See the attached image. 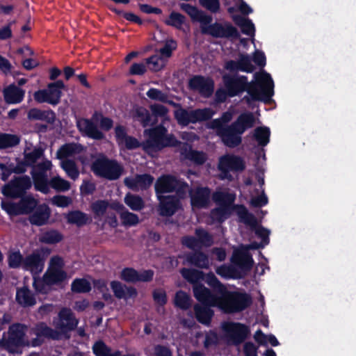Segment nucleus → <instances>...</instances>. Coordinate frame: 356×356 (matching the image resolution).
Wrapping results in <instances>:
<instances>
[{"mask_svg":"<svg viewBox=\"0 0 356 356\" xmlns=\"http://www.w3.org/2000/svg\"><path fill=\"white\" fill-rule=\"evenodd\" d=\"M236 212L239 218V220L249 225L255 234L261 239V243L265 245L270 242V231L261 225H259L256 217L252 213H250L248 209L243 204H237L234 206Z\"/></svg>","mask_w":356,"mask_h":356,"instance_id":"obj_9","label":"nucleus"},{"mask_svg":"<svg viewBox=\"0 0 356 356\" xmlns=\"http://www.w3.org/2000/svg\"><path fill=\"white\" fill-rule=\"evenodd\" d=\"M120 218L122 224L125 226H134L139 222L138 215L127 210L120 213Z\"/></svg>","mask_w":356,"mask_h":356,"instance_id":"obj_58","label":"nucleus"},{"mask_svg":"<svg viewBox=\"0 0 356 356\" xmlns=\"http://www.w3.org/2000/svg\"><path fill=\"white\" fill-rule=\"evenodd\" d=\"M186 17L179 13L172 11L168 19H165V24L168 26L175 27L177 29H181L183 24L185 23Z\"/></svg>","mask_w":356,"mask_h":356,"instance_id":"obj_50","label":"nucleus"},{"mask_svg":"<svg viewBox=\"0 0 356 356\" xmlns=\"http://www.w3.org/2000/svg\"><path fill=\"white\" fill-rule=\"evenodd\" d=\"M124 203L133 211H140L145 207V202L143 198L130 193L124 197Z\"/></svg>","mask_w":356,"mask_h":356,"instance_id":"obj_44","label":"nucleus"},{"mask_svg":"<svg viewBox=\"0 0 356 356\" xmlns=\"http://www.w3.org/2000/svg\"><path fill=\"white\" fill-rule=\"evenodd\" d=\"M213 200L220 207L229 209L235 200V195L223 191H217L213 194Z\"/></svg>","mask_w":356,"mask_h":356,"instance_id":"obj_36","label":"nucleus"},{"mask_svg":"<svg viewBox=\"0 0 356 356\" xmlns=\"http://www.w3.org/2000/svg\"><path fill=\"white\" fill-rule=\"evenodd\" d=\"M223 328L236 345L243 343L250 334L248 326L241 323H228Z\"/></svg>","mask_w":356,"mask_h":356,"instance_id":"obj_19","label":"nucleus"},{"mask_svg":"<svg viewBox=\"0 0 356 356\" xmlns=\"http://www.w3.org/2000/svg\"><path fill=\"white\" fill-rule=\"evenodd\" d=\"M181 154L185 159L193 161L197 165H202L207 161L205 153L193 149L191 146L185 143L181 149Z\"/></svg>","mask_w":356,"mask_h":356,"instance_id":"obj_32","label":"nucleus"},{"mask_svg":"<svg viewBox=\"0 0 356 356\" xmlns=\"http://www.w3.org/2000/svg\"><path fill=\"white\" fill-rule=\"evenodd\" d=\"M44 154V150L41 147H35L31 152H24V159L29 167H33L36 161Z\"/></svg>","mask_w":356,"mask_h":356,"instance_id":"obj_52","label":"nucleus"},{"mask_svg":"<svg viewBox=\"0 0 356 356\" xmlns=\"http://www.w3.org/2000/svg\"><path fill=\"white\" fill-rule=\"evenodd\" d=\"M33 185L35 191H40L44 194L49 193V181L48 180L47 175H42L41 174L38 175H31Z\"/></svg>","mask_w":356,"mask_h":356,"instance_id":"obj_43","label":"nucleus"},{"mask_svg":"<svg viewBox=\"0 0 356 356\" xmlns=\"http://www.w3.org/2000/svg\"><path fill=\"white\" fill-rule=\"evenodd\" d=\"M19 142L20 139L17 135L6 133L0 134V149L13 147L17 145Z\"/></svg>","mask_w":356,"mask_h":356,"instance_id":"obj_47","label":"nucleus"},{"mask_svg":"<svg viewBox=\"0 0 356 356\" xmlns=\"http://www.w3.org/2000/svg\"><path fill=\"white\" fill-rule=\"evenodd\" d=\"M270 131L267 127H259L254 129V138L260 146L264 147L270 141Z\"/></svg>","mask_w":356,"mask_h":356,"instance_id":"obj_45","label":"nucleus"},{"mask_svg":"<svg viewBox=\"0 0 356 356\" xmlns=\"http://www.w3.org/2000/svg\"><path fill=\"white\" fill-rule=\"evenodd\" d=\"M159 200L158 212L161 216H172L181 207L179 197L174 195L156 196Z\"/></svg>","mask_w":356,"mask_h":356,"instance_id":"obj_16","label":"nucleus"},{"mask_svg":"<svg viewBox=\"0 0 356 356\" xmlns=\"http://www.w3.org/2000/svg\"><path fill=\"white\" fill-rule=\"evenodd\" d=\"M24 260L25 257H23L19 250L9 251L8 253V264L10 268H23Z\"/></svg>","mask_w":356,"mask_h":356,"instance_id":"obj_42","label":"nucleus"},{"mask_svg":"<svg viewBox=\"0 0 356 356\" xmlns=\"http://www.w3.org/2000/svg\"><path fill=\"white\" fill-rule=\"evenodd\" d=\"M252 299L250 294L226 289L220 295L218 307L226 314L239 313L250 307Z\"/></svg>","mask_w":356,"mask_h":356,"instance_id":"obj_4","label":"nucleus"},{"mask_svg":"<svg viewBox=\"0 0 356 356\" xmlns=\"http://www.w3.org/2000/svg\"><path fill=\"white\" fill-rule=\"evenodd\" d=\"M254 81H248L245 75H224V86L229 97L240 95L247 92L243 100L250 106L252 102L260 101L267 104L274 95V82L270 74L263 70L254 74Z\"/></svg>","mask_w":356,"mask_h":356,"instance_id":"obj_1","label":"nucleus"},{"mask_svg":"<svg viewBox=\"0 0 356 356\" xmlns=\"http://www.w3.org/2000/svg\"><path fill=\"white\" fill-rule=\"evenodd\" d=\"M218 168L223 172L229 171L241 172L245 170V164L241 157L227 154L220 158Z\"/></svg>","mask_w":356,"mask_h":356,"instance_id":"obj_20","label":"nucleus"},{"mask_svg":"<svg viewBox=\"0 0 356 356\" xmlns=\"http://www.w3.org/2000/svg\"><path fill=\"white\" fill-rule=\"evenodd\" d=\"M211 306L195 304L193 307L196 320L202 325H210L214 312Z\"/></svg>","mask_w":356,"mask_h":356,"instance_id":"obj_30","label":"nucleus"},{"mask_svg":"<svg viewBox=\"0 0 356 356\" xmlns=\"http://www.w3.org/2000/svg\"><path fill=\"white\" fill-rule=\"evenodd\" d=\"M91 289V284L86 278H75L71 284V291L75 293H87Z\"/></svg>","mask_w":356,"mask_h":356,"instance_id":"obj_41","label":"nucleus"},{"mask_svg":"<svg viewBox=\"0 0 356 356\" xmlns=\"http://www.w3.org/2000/svg\"><path fill=\"white\" fill-rule=\"evenodd\" d=\"M193 252L184 254V264L200 269H209L210 267V259L207 254L200 250H193Z\"/></svg>","mask_w":356,"mask_h":356,"instance_id":"obj_22","label":"nucleus"},{"mask_svg":"<svg viewBox=\"0 0 356 356\" xmlns=\"http://www.w3.org/2000/svg\"><path fill=\"white\" fill-rule=\"evenodd\" d=\"M104 117L102 112L95 111L91 120L83 118L76 123L78 129L90 138L101 140L105 138L104 134L99 129L94 122H100V119Z\"/></svg>","mask_w":356,"mask_h":356,"instance_id":"obj_12","label":"nucleus"},{"mask_svg":"<svg viewBox=\"0 0 356 356\" xmlns=\"http://www.w3.org/2000/svg\"><path fill=\"white\" fill-rule=\"evenodd\" d=\"M229 209L219 207L211 211V217L213 221L222 223L229 217Z\"/></svg>","mask_w":356,"mask_h":356,"instance_id":"obj_56","label":"nucleus"},{"mask_svg":"<svg viewBox=\"0 0 356 356\" xmlns=\"http://www.w3.org/2000/svg\"><path fill=\"white\" fill-rule=\"evenodd\" d=\"M24 332L19 323L13 325L8 331V337L6 345L8 348H17L24 344Z\"/></svg>","mask_w":356,"mask_h":356,"instance_id":"obj_26","label":"nucleus"},{"mask_svg":"<svg viewBox=\"0 0 356 356\" xmlns=\"http://www.w3.org/2000/svg\"><path fill=\"white\" fill-rule=\"evenodd\" d=\"M232 123L243 134L247 129L253 127L255 123V118L251 112L243 113Z\"/></svg>","mask_w":356,"mask_h":356,"instance_id":"obj_33","label":"nucleus"},{"mask_svg":"<svg viewBox=\"0 0 356 356\" xmlns=\"http://www.w3.org/2000/svg\"><path fill=\"white\" fill-rule=\"evenodd\" d=\"M31 186L32 181L29 176L15 177L2 187L1 193L6 197L17 199L26 195Z\"/></svg>","mask_w":356,"mask_h":356,"instance_id":"obj_10","label":"nucleus"},{"mask_svg":"<svg viewBox=\"0 0 356 356\" xmlns=\"http://www.w3.org/2000/svg\"><path fill=\"white\" fill-rule=\"evenodd\" d=\"M49 185L58 192H65L70 188V183L59 176L52 177L49 180Z\"/></svg>","mask_w":356,"mask_h":356,"instance_id":"obj_51","label":"nucleus"},{"mask_svg":"<svg viewBox=\"0 0 356 356\" xmlns=\"http://www.w3.org/2000/svg\"><path fill=\"white\" fill-rule=\"evenodd\" d=\"M19 198L20 200L18 202L2 201L1 209L9 216H17L31 214L38 204V201L32 195H25Z\"/></svg>","mask_w":356,"mask_h":356,"instance_id":"obj_7","label":"nucleus"},{"mask_svg":"<svg viewBox=\"0 0 356 356\" xmlns=\"http://www.w3.org/2000/svg\"><path fill=\"white\" fill-rule=\"evenodd\" d=\"M124 287L126 288V286L119 281L115 280L111 282V288L114 296L118 299L127 298Z\"/></svg>","mask_w":356,"mask_h":356,"instance_id":"obj_64","label":"nucleus"},{"mask_svg":"<svg viewBox=\"0 0 356 356\" xmlns=\"http://www.w3.org/2000/svg\"><path fill=\"white\" fill-rule=\"evenodd\" d=\"M138 191H146L153 184L154 178L150 174L145 173L142 175H136Z\"/></svg>","mask_w":356,"mask_h":356,"instance_id":"obj_54","label":"nucleus"},{"mask_svg":"<svg viewBox=\"0 0 356 356\" xmlns=\"http://www.w3.org/2000/svg\"><path fill=\"white\" fill-rule=\"evenodd\" d=\"M238 266L233 264V266H227L225 264L218 266L216 273L225 278H239L241 277L240 271L236 268Z\"/></svg>","mask_w":356,"mask_h":356,"instance_id":"obj_40","label":"nucleus"},{"mask_svg":"<svg viewBox=\"0 0 356 356\" xmlns=\"http://www.w3.org/2000/svg\"><path fill=\"white\" fill-rule=\"evenodd\" d=\"M58 316V321L55 323V327L60 334L67 335L69 338L68 334L76 329L79 321L73 312L67 307L62 308Z\"/></svg>","mask_w":356,"mask_h":356,"instance_id":"obj_15","label":"nucleus"},{"mask_svg":"<svg viewBox=\"0 0 356 356\" xmlns=\"http://www.w3.org/2000/svg\"><path fill=\"white\" fill-rule=\"evenodd\" d=\"M65 88V85L62 80H57L49 83L47 85V91L50 98H51V105L56 106L60 102L62 97V90Z\"/></svg>","mask_w":356,"mask_h":356,"instance_id":"obj_35","label":"nucleus"},{"mask_svg":"<svg viewBox=\"0 0 356 356\" xmlns=\"http://www.w3.org/2000/svg\"><path fill=\"white\" fill-rule=\"evenodd\" d=\"M65 219L69 224L75 225L79 227L90 224L92 222L91 217L80 210L69 211L65 216Z\"/></svg>","mask_w":356,"mask_h":356,"instance_id":"obj_31","label":"nucleus"},{"mask_svg":"<svg viewBox=\"0 0 356 356\" xmlns=\"http://www.w3.org/2000/svg\"><path fill=\"white\" fill-rule=\"evenodd\" d=\"M207 283L219 295H220L227 289L226 286L222 284L212 273L208 275Z\"/></svg>","mask_w":356,"mask_h":356,"instance_id":"obj_63","label":"nucleus"},{"mask_svg":"<svg viewBox=\"0 0 356 356\" xmlns=\"http://www.w3.org/2000/svg\"><path fill=\"white\" fill-rule=\"evenodd\" d=\"M52 166L51 162L47 159L42 161V162L35 165L32 168L31 174L34 175H38L40 174L42 175H47V171L50 170Z\"/></svg>","mask_w":356,"mask_h":356,"instance_id":"obj_59","label":"nucleus"},{"mask_svg":"<svg viewBox=\"0 0 356 356\" xmlns=\"http://www.w3.org/2000/svg\"><path fill=\"white\" fill-rule=\"evenodd\" d=\"M93 353L96 356H111V348L104 341L96 342L92 347Z\"/></svg>","mask_w":356,"mask_h":356,"instance_id":"obj_61","label":"nucleus"},{"mask_svg":"<svg viewBox=\"0 0 356 356\" xmlns=\"http://www.w3.org/2000/svg\"><path fill=\"white\" fill-rule=\"evenodd\" d=\"M265 246L261 242H251L246 248L237 250L234 252L231 259L232 263L238 266L244 273L250 271L253 266L254 260L248 250H259L264 248Z\"/></svg>","mask_w":356,"mask_h":356,"instance_id":"obj_11","label":"nucleus"},{"mask_svg":"<svg viewBox=\"0 0 356 356\" xmlns=\"http://www.w3.org/2000/svg\"><path fill=\"white\" fill-rule=\"evenodd\" d=\"M80 147L81 145L79 144L74 143H65L57 151V158L59 159H63L79 153L80 152Z\"/></svg>","mask_w":356,"mask_h":356,"instance_id":"obj_39","label":"nucleus"},{"mask_svg":"<svg viewBox=\"0 0 356 356\" xmlns=\"http://www.w3.org/2000/svg\"><path fill=\"white\" fill-rule=\"evenodd\" d=\"M27 118L29 120H41L53 124L56 120V115L51 109L41 110L38 108H32L27 113Z\"/></svg>","mask_w":356,"mask_h":356,"instance_id":"obj_28","label":"nucleus"},{"mask_svg":"<svg viewBox=\"0 0 356 356\" xmlns=\"http://www.w3.org/2000/svg\"><path fill=\"white\" fill-rule=\"evenodd\" d=\"M44 281L49 286L59 285L67 277V273L63 269L49 268L43 275Z\"/></svg>","mask_w":356,"mask_h":356,"instance_id":"obj_34","label":"nucleus"},{"mask_svg":"<svg viewBox=\"0 0 356 356\" xmlns=\"http://www.w3.org/2000/svg\"><path fill=\"white\" fill-rule=\"evenodd\" d=\"M133 118L135 120L140 122L143 127L151 124L152 116L149 111L143 107L138 106L133 110Z\"/></svg>","mask_w":356,"mask_h":356,"instance_id":"obj_38","label":"nucleus"},{"mask_svg":"<svg viewBox=\"0 0 356 356\" xmlns=\"http://www.w3.org/2000/svg\"><path fill=\"white\" fill-rule=\"evenodd\" d=\"M109 202L105 200H98L92 202L90 205L91 210L94 213L95 218H99L104 216L108 208Z\"/></svg>","mask_w":356,"mask_h":356,"instance_id":"obj_48","label":"nucleus"},{"mask_svg":"<svg viewBox=\"0 0 356 356\" xmlns=\"http://www.w3.org/2000/svg\"><path fill=\"white\" fill-rule=\"evenodd\" d=\"M15 300L19 305L24 308L33 307L37 302L35 294L27 286L17 289Z\"/></svg>","mask_w":356,"mask_h":356,"instance_id":"obj_27","label":"nucleus"},{"mask_svg":"<svg viewBox=\"0 0 356 356\" xmlns=\"http://www.w3.org/2000/svg\"><path fill=\"white\" fill-rule=\"evenodd\" d=\"M61 167L70 179L75 180L79 177V171L74 161L65 160L62 162Z\"/></svg>","mask_w":356,"mask_h":356,"instance_id":"obj_53","label":"nucleus"},{"mask_svg":"<svg viewBox=\"0 0 356 356\" xmlns=\"http://www.w3.org/2000/svg\"><path fill=\"white\" fill-rule=\"evenodd\" d=\"M44 266V257L41 252L36 251L25 257L23 269L35 273H40Z\"/></svg>","mask_w":356,"mask_h":356,"instance_id":"obj_25","label":"nucleus"},{"mask_svg":"<svg viewBox=\"0 0 356 356\" xmlns=\"http://www.w3.org/2000/svg\"><path fill=\"white\" fill-rule=\"evenodd\" d=\"M213 114L214 112L210 108H197L192 111L180 108L175 111V118L179 125L186 127L191 123L195 124L199 122L207 121L212 118Z\"/></svg>","mask_w":356,"mask_h":356,"instance_id":"obj_8","label":"nucleus"},{"mask_svg":"<svg viewBox=\"0 0 356 356\" xmlns=\"http://www.w3.org/2000/svg\"><path fill=\"white\" fill-rule=\"evenodd\" d=\"M25 91L15 84H10L3 90V98L9 104H19L24 99Z\"/></svg>","mask_w":356,"mask_h":356,"instance_id":"obj_29","label":"nucleus"},{"mask_svg":"<svg viewBox=\"0 0 356 356\" xmlns=\"http://www.w3.org/2000/svg\"><path fill=\"white\" fill-rule=\"evenodd\" d=\"M195 236H185L182 237L181 243L190 250L200 249L202 247L209 248L213 243V236L202 227L196 228Z\"/></svg>","mask_w":356,"mask_h":356,"instance_id":"obj_13","label":"nucleus"},{"mask_svg":"<svg viewBox=\"0 0 356 356\" xmlns=\"http://www.w3.org/2000/svg\"><path fill=\"white\" fill-rule=\"evenodd\" d=\"M146 95L149 99L153 100L159 101L163 103H166L168 102L167 95L157 88H149L146 92Z\"/></svg>","mask_w":356,"mask_h":356,"instance_id":"obj_62","label":"nucleus"},{"mask_svg":"<svg viewBox=\"0 0 356 356\" xmlns=\"http://www.w3.org/2000/svg\"><path fill=\"white\" fill-rule=\"evenodd\" d=\"M138 271L133 268H124L121 272V278L127 282H137Z\"/></svg>","mask_w":356,"mask_h":356,"instance_id":"obj_60","label":"nucleus"},{"mask_svg":"<svg viewBox=\"0 0 356 356\" xmlns=\"http://www.w3.org/2000/svg\"><path fill=\"white\" fill-rule=\"evenodd\" d=\"M179 7L190 16L193 22L200 23L202 34L210 35L214 38L238 39L240 38L238 29L230 22H215L211 23L213 20L211 15L206 14L203 10H199L196 6L189 3H181L179 4Z\"/></svg>","mask_w":356,"mask_h":356,"instance_id":"obj_2","label":"nucleus"},{"mask_svg":"<svg viewBox=\"0 0 356 356\" xmlns=\"http://www.w3.org/2000/svg\"><path fill=\"white\" fill-rule=\"evenodd\" d=\"M211 191L207 187L197 186L190 195L191 204L197 209L207 208L210 204Z\"/></svg>","mask_w":356,"mask_h":356,"instance_id":"obj_21","label":"nucleus"},{"mask_svg":"<svg viewBox=\"0 0 356 356\" xmlns=\"http://www.w3.org/2000/svg\"><path fill=\"white\" fill-rule=\"evenodd\" d=\"M188 184L184 180L177 179L172 175H163L158 177L154 184L156 196L164 193L176 192L177 196L183 198L186 194Z\"/></svg>","mask_w":356,"mask_h":356,"instance_id":"obj_6","label":"nucleus"},{"mask_svg":"<svg viewBox=\"0 0 356 356\" xmlns=\"http://www.w3.org/2000/svg\"><path fill=\"white\" fill-rule=\"evenodd\" d=\"M174 303L177 307L182 310H187L191 306V299L186 292L179 290L175 293Z\"/></svg>","mask_w":356,"mask_h":356,"instance_id":"obj_46","label":"nucleus"},{"mask_svg":"<svg viewBox=\"0 0 356 356\" xmlns=\"http://www.w3.org/2000/svg\"><path fill=\"white\" fill-rule=\"evenodd\" d=\"M63 235L56 230L45 232L40 238V242L46 244H56L63 240Z\"/></svg>","mask_w":356,"mask_h":356,"instance_id":"obj_49","label":"nucleus"},{"mask_svg":"<svg viewBox=\"0 0 356 356\" xmlns=\"http://www.w3.org/2000/svg\"><path fill=\"white\" fill-rule=\"evenodd\" d=\"M180 273L183 278L188 282L195 284H201L200 280L204 277V273L201 270L195 268H182L180 270Z\"/></svg>","mask_w":356,"mask_h":356,"instance_id":"obj_37","label":"nucleus"},{"mask_svg":"<svg viewBox=\"0 0 356 356\" xmlns=\"http://www.w3.org/2000/svg\"><path fill=\"white\" fill-rule=\"evenodd\" d=\"M232 118V115L231 113L228 111L224 112L220 118L212 120L207 124V128L216 130L217 129V127L216 126V124H219V127H225L228 125L227 123L231 121Z\"/></svg>","mask_w":356,"mask_h":356,"instance_id":"obj_55","label":"nucleus"},{"mask_svg":"<svg viewBox=\"0 0 356 356\" xmlns=\"http://www.w3.org/2000/svg\"><path fill=\"white\" fill-rule=\"evenodd\" d=\"M34 334L36 335L37 339L33 341V346H39L42 343L40 338H46L52 340H58L60 339V333L56 329L54 330L49 327L45 323L41 322L35 325L34 329Z\"/></svg>","mask_w":356,"mask_h":356,"instance_id":"obj_23","label":"nucleus"},{"mask_svg":"<svg viewBox=\"0 0 356 356\" xmlns=\"http://www.w3.org/2000/svg\"><path fill=\"white\" fill-rule=\"evenodd\" d=\"M50 209L46 204L37 205L35 210L30 214L29 220L35 226H42L47 223L50 217Z\"/></svg>","mask_w":356,"mask_h":356,"instance_id":"obj_24","label":"nucleus"},{"mask_svg":"<svg viewBox=\"0 0 356 356\" xmlns=\"http://www.w3.org/2000/svg\"><path fill=\"white\" fill-rule=\"evenodd\" d=\"M193 292L195 299L200 302V305L218 307L220 295L217 296L214 294L204 284H201L193 286Z\"/></svg>","mask_w":356,"mask_h":356,"instance_id":"obj_18","label":"nucleus"},{"mask_svg":"<svg viewBox=\"0 0 356 356\" xmlns=\"http://www.w3.org/2000/svg\"><path fill=\"white\" fill-rule=\"evenodd\" d=\"M217 129L215 130L216 135L220 138L223 145L229 148H235L242 143V134L232 123L225 127L216 124Z\"/></svg>","mask_w":356,"mask_h":356,"instance_id":"obj_14","label":"nucleus"},{"mask_svg":"<svg viewBox=\"0 0 356 356\" xmlns=\"http://www.w3.org/2000/svg\"><path fill=\"white\" fill-rule=\"evenodd\" d=\"M238 63L239 71L251 73L254 70L250 57L248 54H240Z\"/></svg>","mask_w":356,"mask_h":356,"instance_id":"obj_57","label":"nucleus"},{"mask_svg":"<svg viewBox=\"0 0 356 356\" xmlns=\"http://www.w3.org/2000/svg\"><path fill=\"white\" fill-rule=\"evenodd\" d=\"M188 88L198 91L201 96L208 98L214 90V81L212 79L202 75H194L188 81Z\"/></svg>","mask_w":356,"mask_h":356,"instance_id":"obj_17","label":"nucleus"},{"mask_svg":"<svg viewBox=\"0 0 356 356\" xmlns=\"http://www.w3.org/2000/svg\"><path fill=\"white\" fill-rule=\"evenodd\" d=\"M148 132V138L143 143V149L147 154L160 152L165 147H176L181 144L173 134H168L163 126L150 129Z\"/></svg>","mask_w":356,"mask_h":356,"instance_id":"obj_3","label":"nucleus"},{"mask_svg":"<svg viewBox=\"0 0 356 356\" xmlns=\"http://www.w3.org/2000/svg\"><path fill=\"white\" fill-rule=\"evenodd\" d=\"M91 170L97 177L108 180H117L122 175L124 169L116 160L109 159L102 155L92 162Z\"/></svg>","mask_w":356,"mask_h":356,"instance_id":"obj_5","label":"nucleus"}]
</instances>
